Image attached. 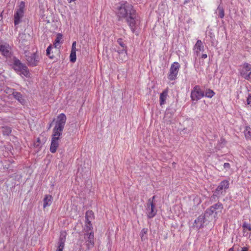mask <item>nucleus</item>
<instances>
[{"label": "nucleus", "instance_id": "nucleus-1", "mask_svg": "<svg viewBox=\"0 0 251 251\" xmlns=\"http://www.w3.org/2000/svg\"><path fill=\"white\" fill-rule=\"evenodd\" d=\"M117 15L119 18L126 17V21L132 32H136V29L140 25V18L131 4L127 2L121 4L118 8Z\"/></svg>", "mask_w": 251, "mask_h": 251}, {"label": "nucleus", "instance_id": "nucleus-2", "mask_svg": "<svg viewBox=\"0 0 251 251\" xmlns=\"http://www.w3.org/2000/svg\"><path fill=\"white\" fill-rule=\"evenodd\" d=\"M67 118L64 113L59 114L57 117L55 125L52 130L51 144L50 146V151L51 153L56 152L58 147V140L60 136L62 134Z\"/></svg>", "mask_w": 251, "mask_h": 251}, {"label": "nucleus", "instance_id": "nucleus-3", "mask_svg": "<svg viewBox=\"0 0 251 251\" xmlns=\"http://www.w3.org/2000/svg\"><path fill=\"white\" fill-rule=\"evenodd\" d=\"M11 60L12 63L10 64V65H12V68L17 72H20L24 76L27 77L29 76V70L26 66L22 63L21 61L18 59L17 57L13 56L10 59V61ZM8 61V63H10Z\"/></svg>", "mask_w": 251, "mask_h": 251}, {"label": "nucleus", "instance_id": "nucleus-4", "mask_svg": "<svg viewBox=\"0 0 251 251\" xmlns=\"http://www.w3.org/2000/svg\"><path fill=\"white\" fill-rule=\"evenodd\" d=\"M0 51L1 54L6 59L7 61L10 62V59L13 55L11 51V49L7 43H3L0 41Z\"/></svg>", "mask_w": 251, "mask_h": 251}, {"label": "nucleus", "instance_id": "nucleus-5", "mask_svg": "<svg viewBox=\"0 0 251 251\" xmlns=\"http://www.w3.org/2000/svg\"><path fill=\"white\" fill-rule=\"evenodd\" d=\"M180 68V65L177 62H175L172 64L168 74V78L169 80H175L177 78Z\"/></svg>", "mask_w": 251, "mask_h": 251}, {"label": "nucleus", "instance_id": "nucleus-6", "mask_svg": "<svg viewBox=\"0 0 251 251\" xmlns=\"http://www.w3.org/2000/svg\"><path fill=\"white\" fill-rule=\"evenodd\" d=\"M204 96V92L201 89L199 85H196L192 90L191 99L193 101H198Z\"/></svg>", "mask_w": 251, "mask_h": 251}, {"label": "nucleus", "instance_id": "nucleus-7", "mask_svg": "<svg viewBox=\"0 0 251 251\" xmlns=\"http://www.w3.org/2000/svg\"><path fill=\"white\" fill-rule=\"evenodd\" d=\"M25 59L29 66H35L37 65L39 61L38 55L35 53L25 52Z\"/></svg>", "mask_w": 251, "mask_h": 251}, {"label": "nucleus", "instance_id": "nucleus-8", "mask_svg": "<svg viewBox=\"0 0 251 251\" xmlns=\"http://www.w3.org/2000/svg\"><path fill=\"white\" fill-rule=\"evenodd\" d=\"M241 75L246 79L250 80L251 79V65L245 63L240 70Z\"/></svg>", "mask_w": 251, "mask_h": 251}, {"label": "nucleus", "instance_id": "nucleus-9", "mask_svg": "<svg viewBox=\"0 0 251 251\" xmlns=\"http://www.w3.org/2000/svg\"><path fill=\"white\" fill-rule=\"evenodd\" d=\"M229 185V181L225 179L222 181L216 189V193L220 194L221 196L225 195L226 190L228 188Z\"/></svg>", "mask_w": 251, "mask_h": 251}, {"label": "nucleus", "instance_id": "nucleus-10", "mask_svg": "<svg viewBox=\"0 0 251 251\" xmlns=\"http://www.w3.org/2000/svg\"><path fill=\"white\" fill-rule=\"evenodd\" d=\"M147 214L149 218H152L154 217L157 213V210L155 207V203H152L150 201L149 202L147 203Z\"/></svg>", "mask_w": 251, "mask_h": 251}, {"label": "nucleus", "instance_id": "nucleus-11", "mask_svg": "<svg viewBox=\"0 0 251 251\" xmlns=\"http://www.w3.org/2000/svg\"><path fill=\"white\" fill-rule=\"evenodd\" d=\"M87 237L86 245L88 250L92 249L95 245L94 233L91 231L85 234V237Z\"/></svg>", "mask_w": 251, "mask_h": 251}, {"label": "nucleus", "instance_id": "nucleus-12", "mask_svg": "<svg viewBox=\"0 0 251 251\" xmlns=\"http://www.w3.org/2000/svg\"><path fill=\"white\" fill-rule=\"evenodd\" d=\"M174 114V111L171 109H167L163 120L167 124L170 125L172 123L173 117Z\"/></svg>", "mask_w": 251, "mask_h": 251}, {"label": "nucleus", "instance_id": "nucleus-13", "mask_svg": "<svg viewBox=\"0 0 251 251\" xmlns=\"http://www.w3.org/2000/svg\"><path fill=\"white\" fill-rule=\"evenodd\" d=\"M193 50L195 55L197 56L200 55L201 51H203L204 50V46L201 40H198L197 41L194 47Z\"/></svg>", "mask_w": 251, "mask_h": 251}, {"label": "nucleus", "instance_id": "nucleus-14", "mask_svg": "<svg viewBox=\"0 0 251 251\" xmlns=\"http://www.w3.org/2000/svg\"><path fill=\"white\" fill-rule=\"evenodd\" d=\"M24 11L16 10L14 15V23L15 25H18L21 22V19L24 16Z\"/></svg>", "mask_w": 251, "mask_h": 251}, {"label": "nucleus", "instance_id": "nucleus-15", "mask_svg": "<svg viewBox=\"0 0 251 251\" xmlns=\"http://www.w3.org/2000/svg\"><path fill=\"white\" fill-rule=\"evenodd\" d=\"M66 241V233L61 232L58 243V248L56 250L63 251Z\"/></svg>", "mask_w": 251, "mask_h": 251}, {"label": "nucleus", "instance_id": "nucleus-16", "mask_svg": "<svg viewBox=\"0 0 251 251\" xmlns=\"http://www.w3.org/2000/svg\"><path fill=\"white\" fill-rule=\"evenodd\" d=\"M204 223V215H201L199 216L195 220V224L197 228L200 229L203 227V224Z\"/></svg>", "mask_w": 251, "mask_h": 251}, {"label": "nucleus", "instance_id": "nucleus-17", "mask_svg": "<svg viewBox=\"0 0 251 251\" xmlns=\"http://www.w3.org/2000/svg\"><path fill=\"white\" fill-rule=\"evenodd\" d=\"M12 96L22 104L24 105L25 103V100L21 93L15 91L13 93Z\"/></svg>", "mask_w": 251, "mask_h": 251}, {"label": "nucleus", "instance_id": "nucleus-18", "mask_svg": "<svg viewBox=\"0 0 251 251\" xmlns=\"http://www.w3.org/2000/svg\"><path fill=\"white\" fill-rule=\"evenodd\" d=\"M168 89H166L164 90L162 93H161L159 97V102H160V105L161 106H162L163 104H164L166 102V100L167 99V97L168 96Z\"/></svg>", "mask_w": 251, "mask_h": 251}, {"label": "nucleus", "instance_id": "nucleus-19", "mask_svg": "<svg viewBox=\"0 0 251 251\" xmlns=\"http://www.w3.org/2000/svg\"><path fill=\"white\" fill-rule=\"evenodd\" d=\"M52 197L50 195H47L45 196L43 200V207L46 208V207L49 206L51 205L52 201Z\"/></svg>", "mask_w": 251, "mask_h": 251}, {"label": "nucleus", "instance_id": "nucleus-20", "mask_svg": "<svg viewBox=\"0 0 251 251\" xmlns=\"http://www.w3.org/2000/svg\"><path fill=\"white\" fill-rule=\"evenodd\" d=\"M115 50L118 52L120 56H121V59L119 58L122 61H123L126 59V48H122V49H115Z\"/></svg>", "mask_w": 251, "mask_h": 251}, {"label": "nucleus", "instance_id": "nucleus-21", "mask_svg": "<svg viewBox=\"0 0 251 251\" xmlns=\"http://www.w3.org/2000/svg\"><path fill=\"white\" fill-rule=\"evenodd\" d=\"M212 206V209H214L215 211V215L217 216L218 212H221L223 209V205L222 203L218 202L216 204H213Z\"/></svg>", "mask_w": 251, "mask_h": 251}, {"label": "nucleus", "instance_id": "nucleus-22", "mask_svg": "<svg viewBox=\"0 0 251 251\" xmlns=\"http://www.w3.org/2000/svg\"><path fill=\"white\" fill-rule=\"evenodd\" d=\"M216 13L218 14V17L221 19L223 18L225 16L224 9L223 7L220 5H219L218 7Z\"/></svg>", "mask_w": 251, "mask_h": 251}, {"label": "nucleus", "instance_id": "nucleus-23", "mask_svg": "<svg viewBox=\"0 0 251 251\" xmlns=\"http://www.w3.org/2000/svg\"><path fill=\"white\" fill-rule=\"evenodd\" d=\"M244 134L247 139L251 140V128L250 126H246V130L244 131Z\"/></svg>", "mask_w": 251, "mask_h": 251}, {"label": "nucleus", "instance_id": "nucleus-24", "mask_svg": "<svg viewBox=\"0 0 251 251\" xmlns=\"http://www.w3.org/2000/svg\"><path fill=\"white\" fill-rule=\"evenodd\" d=\"M215 94V93L213 90H212L210 89H208L206 90V91L204 93V97H207L208 98H211L212 97H213L214 96V95Z\"/></svg>", "mask_w": 251, "mask_h": 251}, {"label": "nucleus", "instance_id": "nucleus-25", "mask_svg": "<svg viewBox=\"0 0 251 251\" xmlns=\"http://www.w3.org/2000/svg\"><path fill=\"white\" fill-rule=\"evenodd\" d=\"M26 37V35L24 33H20L19 34V42L21 43L22 44H24L25 45H26V43L27 42V41H26L25 38Z\"/></svg>", "mask_w": 251, "mask_h": 251}, {"label": "nucleus", "instance_id": "nucleus-26", "mask_svg": "<svg viewBox=\"0 0 251 251\" xmlns=\"http://www.w3.org/2000/svg\"><path fill=\"white\" fill-rule=\"evenodd\" d=\"M147 232H148L147 228H144L141 230V232L140 233V236L142 240H144L147 238V236H145L147 234Z\"/></svg>", "mask_w": 251, "mask_h": 251}, {"label": "nucleus", "instance_id": "nucleus-27", "mask_svg": "<svg viewBox=\"0 0 251 251\" xmlns=\"http://www.w3.org/2000/svg\"><path fill=\"white\" fill-rule=\"evenodd\" d=\"M94 218V214L92 210H88L85 213V219L93 220Z\"/></svg>", "mask_w": 251, "mask_h": 251}, {"label": "nucleus", "instance_id": "nucleus-28", "mask_svg": "<svg viewBox=\"0 0 251 251\" xmlns=\"http://www.w3.org/2000/svg\"><path fill=\"white\" fill-rule=\"evenodd\" d=\"M62 35L60 33H58L57 34V36L56 39H55L54 42V45L55 48H56L58 46V45L59 44L60 40L62 39Z\"/></svg>", "mask_w": 251, "mask_h": 251}, {"label": "nucleus", "instance_id": "nucleus-29", "mask_svg": "<svg viewBox=\"0 0 251 251\" xmlns=\"http://www.w3.org/2000/svg\"><path fill=\"white\" fill-rule=\"evenodd\" d=\"M11 132V128L7 126L2 127V133L4 135H8Z\"/></svg>", "mask_w": 251, "mask_h": 251}, {"label": "nucleus", "instance_id": "nucleus-30", "mask_svg": "<svg viewBox=\"0 0 251 251\" xmlns=\"http://www.w3.org/2000/svg\"><path fill=\"white\" fill-rule=\"evenodd\" d=\"M212 206H210L209 208H208L206 211H205V214L208 215L209 216L212 215L213 214H215V211L214 209H212ZM216 215H215L214 217H216Z\"/></svg>", "mask_w": 251, "mask_h": 251}, {"label": "nucleus", "instance_id": "nucleus-31", "mask_svg": "<svg viewBox=\"0 0 251 251\" xmlns=\"http://www.w3.org/2000/svg\"><path fill=\"white\" fill-rule=\"evenodd\" d=\"M52 49V46L51 45H50L47 48L46 50V54L47 56H48L50 58H53V55L51 56L50 54V51Z\"/></svg>", "mask_w": 251, "mask_h": 251}, {"label": "nucleus", "instance_id": "nucleus-32", "mask_svg": "<svg viewBox=\"0 0 251 251\" xmlns=\"http://www.w3.org/2000/svg\"><path fill=\"white\" fill-rule=\"evenodd\" d=\"M70 58L71 62H75L76 61V52H71Z\"/></svg>", "mask_w": 251, "mask_h": 251}, {"label": "nucleus", "instance_id": "nucleus-33", "mask_svg": "<svg viewBox=\"0 0 251 251\" xmlns=\"http://www.w3.org/2000/svg\"><path fill=\"white\" fill-rule=\"evenodd\" d=\"M25 7V3L24 1H21L20 4L18 6V8L16 9L17 10L20 11H24V9Z\"/></svg>", "mask_w": 251, "mask_h": 251}, {"label": "nucleus", "instance_id": "nucleus-34", "mask_svg": "<svg viewBox=\"0 0 251 251\" xmlns=\"http://www.w3.org/2000/svg\"><path fill=\"white\" fill-rule=\"evenodd\" d=\"M117 42L118 44L122 47V48H126V47L125 44L123 41L122 39L119 38L117 40Z\"/></svg>", "mask_w": 251, "mask_h": 251}, {"label": "nucleus", "instance_id": "nucleus-35", "mask_svg": "<svg viewBox=\"0 0 251 251\" xmlns=\"http://www.w3.org/2000/svg\"><path fill=\"white\" fill-rule=\"evenodd\" d=\"M242 227L244 229H248L249 231L251 230V226L250 224H248L246 222H244L243 224Z\"/></svg>", "mask_w": 251, "mask_h": 251}, {"label": "nucleus", "instance_id": "nucleus-36", "mask_svg": "<svg viewBox=\"0 0 251 251\" xmlns=\"http://www.w3.org/2000/svg\"><path fill=\"white\" fill-rule=\"evenodd\" d=\"M85 226L87 233H89V231L92 230L93 229L92 224H86Z\"/></svg>", "mask_w": 251, "mask_h": 251}, {"label": "nucleus", "instance_id": "nucleus-37", "mask_svg": "<svg viewBox=\"0 0 251 251\" xmlns=\"http://www.w3.org/2000/svg\"><path fill=\"white\" fill-rule=\"evenodd\" d=\"M15 89H12V88H6V89L5 90V92L7 93V94H13V93L14 92H15Z\"/></svg>", "mask_w": 251, "mask_h": 251}, {"label": "nucleus", "instance_id": "nucleus-38", "mask_svg": "<svg viewBox=\"0 0 251 251\" xmlns=\"http://www.w3.org/2000/svg\"><path fill=\"white\" fill-rule=\"evenodd\" d=\"M223 167L226 171H228L230 168V165L228 163H225Z\"/></svg>", "mask_w": 251, "mask_h": 251}, {"label": "nucleus", "instance_id": "nucleus-39", "mask_svg": "<svg viewBox=\"0 0 251 251\" xmlns=\"http://www.w3.org/2000/svg\"><path fill=\"white\" fill-rule=\"evenodd\" d=\"M76 43L75 41L73 43L71 52H76Z\"/></svg>", "mask_w": 251, "mask_h": 251}, {"label": "nucleus", "instance_id": "nucleus-40", "mask_svg": "<svg viewBox=\"0 0 251 251\" xmlns=\"http://www.w3.org/2000/svg\"><path fill=\"white\" fill-rule=\"evenodd\" d=\"M220 196H221V195L220 194H217V193H216V191H215L214 193L211 196V199H215L216 198L219 197Z\"/></svg>", "mask_w": 251, "mask_h": 251}, {"label": "nucleus", "instance_id": "nucleus-41", "mask_svg": "<svg viewBox=\"0 0 251 251\" xmlns=\"http://www.w3.org/2000/svg\"><path fill=\"white\" fill-rule=\"evenodd\" d=\"M247 101L248 104H250L251 103V93L249 94Z\"/></svg>", "mask_w": 251, "mask_h": 251}, {"label": "nucleus", "instance_id": "nucleus-42", "mask_svg": "<svg viewBox=\"0 0 251 251\" xmlns=\"http://www.w3.org/2000/svg\"><path fill=\"white\" fill-rule=\"evenodd\" d=\"M92 220H90V219H85V224H91V221H92Z\"/></svg>", "mask_w": 251, "mask_h": 251}, {"label": "nucleus", "instance_id": "nucleus-43", "mask_svg": "<svg viewBox=\"0 0 251 251\" xmlns=\"http://www.w3.org/2000/svg\"><path fill=\"white\" fill-rule=\"evenodd\" d=\"M155 196H153L151 198H150L148 200V202H149L150 201H151L152 203H154L153 202V201L155 199Z\"/></svg>", "mask_w": 251, "mask_h": 251}, {"label": "nucleus", "instance_id": "nucleus-44", "mask_svg": "<svg viewBox=\"0 0 251 251\" xmlns=\"http://www.w3.org/2000/svg\"><path fill=\"white\" fill-rule=\"evenodd\" d=\"M40 139H39V138H38V139H37V143H35V144H34L35 146H36V147L39 146V144H38V143H40Z\"/></svg>", "mask_w": 251, "mask_h": 251}, {"label": "nucleus", "instance_id": "nucleus-45", "mask_svg": "<svg viewBox=\"0 0 251 251\" xmlns=\"http://www.w3.org/2000/svg\"><path fill=\"white\" fill-rule=\"evenodd\" d=\"M241 251H248V248H247L246 247H244L242 248Z\"/></svg>", "mask_w": 251, "mask_h": 251}, {"label": "nucleus", "instance_id": "nucleus-46", "mask_svg": "<svg viewBox=\"0 0 251 251\" xmlns=\"http://www.w3.org/2000/svg\"><path fill=\"white\" fill-rule=\"evenodd\" d=\"M207 55L206 54H202L201 58H203V59H205L207 58Z\"/></svg>", "mask_w": 251, "mask_h": 251}, {"label": "nucleus", "instance_id": "nucleus-47", "mask_svg": "<svg viewBox=\"0 0 251 251\" xmlns=\"http://www.w3.org/2000/svg\"><path fill=\"white\" fill-rule=\"evenodd\" d=\"M191 1V0H184V4H187L188 3H189Z\"/></svg>", "mask_w": 251, "mask_h": 251}, {"label": "nucleus", "instance_id": "nucleus-48", "mask_svg": "<svg viewBox=\"0 0 251 251\" xmlns=\"http://www.w3.org/2000/svg\"><path fill=\"white\" fill-rule=\"evenodd\" d=\"M228 251H234V249L233 248H230Z\"/></svg>", "mask_w": 251, "mask_h": 251}, {"label": "nucleus", "instance_id": "nucleus-49", "mask_svg": "<svg viewBox=\"0 0 251 251\" xmlns=\"http://www.w3.org/2000/svg\"><path fill=\"white\" fill-rule=\"evenodd\" d=\"M51 126V124H50V125L49 127V129L50 128Z\"/></svg>", "mask_w": 251, "mask_h": 251}]
</instances>
